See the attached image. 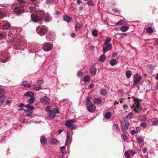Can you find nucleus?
<instances>
[{
  "label": "nucleus",
  "instance_id": "1",
  "mask_svg": "<svg viewBox=\"0 0 158 158\" xmlns=\"http://www.w3.org/2000/svg\"><path fill=\"white\" fill-rule=\"evenodd\" d=\"M134 104L131 108H133L134 111L136 113H139L141 111V109L139 107V102L137 99H134Z\"/></svg>",
  "mask_w": 158,
  "mask_h": 158
},
{
  "label": "nucleus",
  "instance_id": "2",
  "mask_svg": "<svg viewBox=\"0 0 158 158\" xmlns=\"http://www.w3.org/2000/svg\"><path fill=\"white\" fill-rule=\"evenodd\" d=\"M47 27L44 26H39L36 29L37 33L40 35H44L47 31Z\"/></svg>",
  "mask_w": 158,
  "mask_h": 158
},
{
  "label": "nucleus",
  "instance_id": "3",
  "mask_svg": "<svg viewBox=\"0 0 158 158\" xmlns=\"http://www.w3.org/2000/svg\"><path fill=\"white\" fill-rule=\"evenodd\" d=\"M86 105L87 106V109L90 112H92L95 110L96 106L93 105L91 102L88 98L86 99Z\"/></svg>",
  "mask_w": 158,
  "mask_h": 158
},
{
  "label": "nucleus",
  "instance_id": "4",
  "mask_svg": "<svg viewBox=\"0 0 158 158\" xmlns=\"http://www.w3.org/2000/svg\"><path fill=\"white\" fill-rule=\"evenodd\" d=\"M112 46L111 44H104L102 51L103 53H105L110 50Z\"/></svg>",
  "mask_w": 158,
  "mask_h": 158
},
{
  "label": "nucleus",
  "instance_id": "5",
  "mask_svg": "<svg viewBox=\"0 0 158 158\" xmlns=\"http://www.w3.org/2000/svg\"><path fill=\"white\" fill-rule=\"evenodd\" d=\"M53 47V46L51 44H46L44 45L43 47V50L46 52H48L51 50Z\"/></svg>",
  "mask_w": 158,
  "mask_h": 158
},
{
  "label": "nucleus",
  "instance_id": "6",
  "mask_svg": "<svg viewBox=\"0 0 158 158\" xmlns=\"http://www.w3.org/2000/svg\"><path fill=\"white\" fill-rule=\"evenodd\" d=\"M77 122V121L74 119H70L66 121L65 123V125L67 127H71L73 124Z\"/></svg>",
  "mask_w": 158,
  "mask_h": 158
},
{
  "label": "nucleus",
  "instance_id": "7",
  "mask_svg": "<svg viewBox=\"0 0 158 158\" xmlns=\"http://www.w3.org/2000/svg\"><path fill=\"white\" fill-rule=\"evenodd\" d=\"M50 100V99L47 96H44L40 98V101L41 102L47 105L49 104Z\"/></svg>",
  "mask_w": 158,
  "mask_h": 158
},
{
  "label": "nucleus",
  "instance_id": "8",
  "mask_svg": "<svg viewBox=\"0 0 158 158\" xmlns=\"http://www.w3.org/2000/svg\"><path fill=\"white\" fill-rule=\"evenodd\" d=\"M142 79L141 77L139 75L136 74L134 76V83L137 84Z\"/></svg>",
  "mask_w": 158,
  "mask_h": 158
},
{
  "label": "nucleus",
  "instance_id": "9",
  "mask_svg": "<svg viewBox=\"0 0 158 158\" xmlns=\"http://www.w3.org/2000/svg\"><path fill=\"white\" fill-rule=\"evenodd\" d=\"M121 124L123 129L124 131H126L128 126L129 124V122L127 121L124 120L122 121Z\"/></svg>",
  "mask_w": 158,
  "mask_h": 158
},
{
  "label": "nucleus",
  "instance_id": "10",
  "mask_svg": "<svg viewBox=\"0 0 158 158\" xmlns=\"http://www.w3.org/2000/svg\"><path fill=\"white\" fill-rule=\"evenodd\" d=\"M24 9L23 7L21 6L16 7L14 11L17 13L21 14L24 12Z\"/></svg>",
  "mask_w": 158,
  "mask_h": 158
},
{
  "label": "nucleus",
  "instance_id": "11",
  "mask_svg": "<svg viewBox=\"0 0 158 158\" xmlns=\"http://www.w3.org/2000/svg\"><path fill=\"white\" fill-rule=\"evenodd\" d=\"M8 57L5 54H4L0 55V61L2 62H5L8 61Z\"/></svg>",
  "mask_w": 158,
  "mask_h": 158
},
{
  "label": "nucleus",
  "instance_id": "12",
  "mask_svg": "<svg viewBox=\"0 0 158 158\" xmlns=\"http://www.w3.org/2000/svg\"><path fill=\"white\" fill-rule=\"evenodd\" d=\"M136 138L138 143L139 144H143L144 137L141 136H136Z\"/></svg>",
  "mask_w": 158,
  "mask_h": 158
},
{
  "label": "nucleus",
  "instance_id": "13",
  "mask_svg": "<svg viewBox=\"0 0 158 158\" xmlns=\"http://www.w3.org/2000/svg\"><path fill=\"white\" fill-rule=\"evenodd\" d=\"M40 142L41 144L43 145H45L47 144V139L44 136H42L40 137Z\"/></svg>",
  "mask_w": 158,
  "mask_h": 158
},
{
  "label": "nucleus",
  "instance_id": "14",
  "mask_svg": "<svg viewBox=\"0 0 158 158\" xmlns=\"http://www.w3.org/2000/svg\"><path fill=\"white\" fill-rule=\"evenodd\" d=\"M31 18L33 22L36 23L38 20V16L36 15L33 14L31 15Z\"/></svg>",
  "mask_w": 158,
  "mask_h": 158
},
{
  "label": "nucleus",
  "instance_id": "15",
  "mask_svg": "<svg viewBox=\"0 0 158 158\" xmlns=\"http://www.w3.org/2000/svg\"><path fill=\"white\" fill-rule=\"evenodd\" d=\"M48 116L50 119H54L56 116L55 113L53 112L52 110H50L48 113Z\"/></svg>",
  "mask_w": 158,
  "mask_h": 158
},
{
  "label": "nucleus",
  "instance_id": "16",
  "mask_svg": "<svg viewBox=\"0 0 158 158\" xmlns=\"http://www.w3.org/2000/svg\"><path fill=\"white\" fill-rule=\"evenodd\" d=\"M46 17L44 19V21L46 22H50L52 20V18L49 13H47L46 14Z\"/></svg>",
  "mask_w": 158,
  "mask_h": 158
},
{
  "label": "nucleus",
  "instance_id": "17",
  "mask_svg": "<svg viewBox=\"0 0 158 158\" xmlns=\"http://www.w3.org/2000/svg\"><path fill=\"white\" fill-rule=\"evenodd\" d=\"M21 85L23 86H25V87L30 88L31 87V84L30 83H28L26 81H23Z\"/></svg>",
  "mask_w": 158,
  "mask_h": 158
},
{
  "label": "nucleus",
  "instance_id": "18",
  "mask_svg": "<svg viewBox=\"0 0 158 158\" xmlns=\"http://www.w3.org/2000/svg\"><path fill=\"white\" fill-rule=\"evenodd\" d=\"M34 93L32 92L28 91L25 93L24 97H30L34 96Z\"/></svg>",
  "mask_w": 158,
  "mask_h": 158
},
{
  "label": "nucleus",
  "instance_id": "19",
  "mask_svg": "<svg viewBox=\"0 0 158 158\" xmlns=\"http://www.w3.org/2000/svg\"><path fill=\"white\" fill-rule=\"evenodd\" d=\"M26 107L28 109L27 110H26L27 111H33V110L34 109V106H31L29 104H27L26 105ZM25 111H26V110Z\"/></svg>",
  "mask_w": 158,
  "mask_h": 158
},
{
  "label": "nucleus",
  "instance_id": "20",
  "mask_svg": "<svg viewBox=\"0 0 158 158\" xmlns=\"http://www.w3.org/2000/svg\"><path fill=\"white\" fill-rule=\"evenodd\" d=\"M38 14L39 15V17H40L42 18H43L45 15L44 11L42 10L38 11Z\"/></svg>",
  "mask_w": 158,
  "mask_h": 158
},
{
  "label": "nucleus",
  "instance_id": "21",
  "mask_svg": "<svg viewBox=\"0 0 158 158\" xmlns=\"http://www.w3.org/2000/svg\"><path fill=\"white\" fill-rule=\"evenodd\" d=\"M32 88L36 90H39L42 89V87L41 86L37 85L34 84L32 85Z\"/></svg>",
  "mask_w": 158,
  "mask_h": 158
},
{
  "label": "nucleus",
  "instance_id": "22",
  "mask_svg": "<svg viewBox=\"0 0 158 158\" xmlns=\"http://www.w3.org/2000/svg\"><path fill=\"white\" fill-rule=\"evenodd\" d=\"M89 70L90 74L92 76H93L95 75L96 73V69L94 67H91Z\"/></svg>",
  "mask_w": 158,
  "mask_h": 158
},
{
  "label": "nucleus",
  "instance_id": "23",
  "mask_svg": "<svg viewBox=\"0 0 158 158\" xmlns=\"http://www.w3.org/2000/svg\"><path fill=\"white\" fill-rule=\"evenodd\" d=\"M93 102L95 104L98 105L101 103L102 101L100 98H96L93 100Z\"/></svg>",
  "mask_w": 158,
  "mask_h": 158
},
{
  "label": "nucleus",
  "instance_id": "24",
  "mask_svg": "<svg viewBox=\"0 0 158 158\" xmlns=\"http://www.w3.org/2000/svg\"><path fill=\"white\" fill-rule=\"evenodd\" d=\"M110 63L111 66H114L117 64V60L115 59H112L110 60Z\"/></svg>",
  "mask_w": 158,
  "mask_h": 158
},
{
  "label": "nucleus",
  "instance_id": "25",
  "mask_svg": "<svg viewBox=\"0 0 158 158\" xmlns=\"http://www.w3.org/2000/svg\"><path fill=\"white\" fill-rule=\"evenodd\" d=\"M66 138L67 139L65 143V145H66L69 144L70 141V135L68 132H67Z\"/></svg>",
  "mask_w": 158,
  "mask_h": 158
},
{
  "label": "nucleus",
  "instance_id": "26",
  "mask_svg": "<svg viewBox=\"0 0 158 158\" xmlns=\"http://www.w3.org/2000/svg\"><path fill=\"white\" fill-rule=\"evenodd\" d=\"M64 20L67 22H69L71 20V18L67 15H64L63 16Z\"/></svg>",
  "mask_w": 158,
  "mask_h": 158
},
{
  "label": "nucleus",
  "instance_id": "27",
  "mask_svg": "<svg viewBox=\"0 0 158 158\" xmlns=\"http://www.w3.org/2000/svg\"><path fill=\"white\" fill-rule=\"evenodd\" d=\"M129 28V27L126 26H123L121 27L120 30L123 32H126L128 30Z\"/></svg>",
  "mask_w": 158,
  "mask_h": 158
},
{
  "label": "nucleus",
  "instance_id": "28",
  "mask_svg": "<svg viewBox=\"0 0 158 158\" xmlns=\"http://www.w3.org/2000/svg\"><path fill=\"white\" fill-rule=\"evenodd\" d=\"M122 136L124 141H126L127 142H129V138L125 134H122Z\"/></svg>",
  "mask_w": 158,
  "mask_h": 158
},
{
  "label": "nucleus",
  "instance_id": "29",
  "mask_svg": "<svg viewBox=\"0 0 158 158\" xmlns=\"http://www.w3.org/2000/svg\"><path fill=\"white\" fill-rule=\"evenodd\" d=\"M111 116V112H106L104 115V118L107 119H109L110 118Z\"/></svg>",
  "mask_w": 158,
  "mask_h": 158
},
{
  "label": "nucleus",
  "instance_id": "30",
  "mask_svg": "<svg viewBox=\"0 0 158 158\" xmlns=\"http://www.w3.org/2000/svg\"><path fill=\"white\" fill-rule=\"evenodd\" d=\"M5 97V96L4 95L0 96V106L2 105L3 104Z\"/></svg>",
  "mask_w": 158,
  "mask_h": 158
},
{
  "label": "nucleus",
  "instance_id": "31",
  "mask_svg": "<svg viewBox=\"0 0 158 158\" xmlns=\"http://www.w3.org/2000/svg\"><path fill=\"white\" fill-rule=\"evenodd\" d=\"M106 56L103 55H102L100 56L99 60L101 62H103L106 60Z\"/></svg>",
  "mask_w": 158,
  "mask_h": 158
},
{
  "label": "nucleus",
  "instance_id": "32",
  "mask_svg": "<svg viewBox=\"0 0 158 158\" xmlns=\"http://www.w3.org/2000/svg\"><path fill=\"white\" fill-rule=\"evenodd\" d=\"M82 26L81 24L78 23H77L75 26V30L77 31L78 29L81 28Z\"/></svg>",
  "mask_w": 158,
  "mask_h": 158
},
{
  "label": "nucleus",
  "instance_id": "33",
  "mask_svg": "<svg viewBox=\"0 0 158 158\" xmlns=\"http://www.w3.org/2000/svg\"><path fill=\"white\" fill-rule=\"evenodd\" d=\"M35 100V98L34 96H32L28 100V103L30 104H32L34 103Z\"/></svg>",
  "mask_w": 158,
  "mask_h": 158
},
{
  "label": "nucleus",
  "instance_id": "34",
  "mask_svg": "<svg viewBox=\"0 0 158 158\" xmlns=\"http://www.w3.org/2000/svg\"><path fill=\"white\" fill-rule=\"evenodd\" d=\"M100 93L101 95L104 96L107 94V92L106 89H102L100 91Z\"/></svg>",
  "mask_w": 158,
  "mask_h": 158
},
{
  "label": "nucleus",
  "instance_id": "35",
  "mask_svg": "<svg viewBox=\"0 0 158 158\" xmlns=\"http://www.w3.org/2000/svg\"><path fill=\"white\" fill-rule=\"evenodd\" d=\"M127 23V22L123 20H120L118 22L116 23V25H121V24H125Z\"/></svg>",
  "mask_w": 158,
  "mask_h": 158
},
{
  "label": "nucleus",
  "instance_id": "36",
  "mask_svg": "<svg viewBox=\"0 0 158 158\" xmlns=\"http://www.w3.org/2000/svg\"><path fill=\"white\" fill-rule=\"evenodd\" d=\"M4 27L6 29H8L10 28V25L9 23L6 22L4 23Z\"/></svg>",
  "mask_w": 158,
  "mask_h": 158
},
{
  "label": "nucleus",
  "instance_id": "37",
  "mask_svg": "<svg viewBox=\"0 0 158 158\" xmlns=\"http://www.w3.org/2000/svg\"><path fill=\"white\" fill-rule=\"evenodd\" d=\"M90 79V77L89 76H85L83 78V80L85 83L88 82Z\"/></svg>",
  "mask_w": 158,
  "mask_h": 158
},
{
  "label": "nucleus",
  "instance_id": "38",
  "mask_svg": "<svg viewBox=\"0 0 158 158\" xmlns=\"http://www.w3.org/2000/svg\"><path fill=\"white\" fill-rule=\"evenodd\" d=\"M126 74L127 77L129 78L131 77L132 75L131 72L130 71H127L126 72Z\"/></svg>",
  "mask_w": 158,
  "mask_h": 158
},
{
  "label": "nucleus",
  "instance_id": "39",
  "mask_svg": "<svg viewBox=\"0 0 158 158\" xmlns=\"http://www.w3.org/2000/svg\"><path fill=\"white\" fill-rule=\"evenodd\" d=\"M146 31L149 34H152L153 32V30L152 28L151 27H149L146 29Z\"/></svg>",
  "mask_w": 158,
  "mask_h": 158
},
{
  "label": "nucleus",
  "instance_id": "40",
  "mask_svg": "<svg viewBox=\"0 0 158 158\" xmlns=\"http://www.w3.org/2000/svg\"><path fill=\"white\" fill-rule=\"evenodd\" d=\"M98 31L96 29H94L92 31V35L94 37L98 36Z\"/></svg>",
  "mask_w": 158,
  "mask_h": 158
},
{
  "label": "nucleus",
  "instance_id": "41",
  "mask_svg": "<svg viewBox=\"0 0 158 158\" xmlns=\"http://www.w3.org/2000/svg\"><path fill=\"white\" fill-rule=\"evenodd\" d=\"M111 38L110 37H109L106 39L105 40L104 44H110L109 42L111 41Z\"/></svg>",
  "mask_w": 158,
  "mask_h": 158
},
{
  "label": "nucleus",
  "instance_id": "42",
  "mask_svg": "<svg viewBox=\"0 0 158 158\" xmlns=\"http://www.w3.org/2000/svg\"><path fill=\"white\" fill-rule=\"evenodd\" d=\"M61 152L63 153H64L65 151V146H63L60 148Z\"/></svg>",
  "mask_w": 158,
  "mask_h": 158
},
{
  "label": "nucleus",
  "instance_id": "43",
  "mask_svg": "<svg viewBox=\"0 0 158 158\" xmlns=\"http://www.w3.org/2000/svg\"><path fill=\"white\" fill-rule=\"evenodd\" d=\"M88 5L91 6H93L94 5L93 2L92 0H89L87 2Z\"/></svg>",
  "mask_w": 158,
  "mask_h": 158
},
{
  "label": "nucleus",
  "instance_id": "44",
  "mask_svg": "<svg viewBox=\"0 0 158 158\" xmlns=\"http://www.w3.org/2000/svg\"><path fill=\"white\" fill-rule=\"evenodd\" d=\"M153 124L154 125H158V120L157 119H154L152 121Z\"/></svg>",
  "mask_w": 158,
  "mask_h": 158
},
{
  "label": "nucleus",
  "instance_id": "45",
  "mask_svg": "<svg viewBox=\"0 0 158 158\" xmlns=\"http://www.w3.org/2000/svg\"><path fill=\"white\" fill-rule=\"evenodd\" d=\"M139 118L141 120L144 121H145L147 119V118L146 116L143 115L140 116Z\"/></svg>",
  "mask_w": 158,
  "mask_h": 158
},
{
  "label": "nucleus",
  "instance_id": "46",
  "mask_svg": "<svg viewBox=\"0 0 158 158\" xmlns=\"http://www.w3.org/2000/svg\"><path fill=\"white\" fill-rule=\"evenodd\" d=\"M5 16V12L0 10V18H3Z\"/></svg>",
  "mask_w": 158,
  "mask_h": 158
},
{
  "label": "nucleus",
  "instance_id": "47",
  "mask_svg": "<svg viewBox=\"0 0 158 158\" xmlns=\"http://www.w3.org/2000/svg\"><path fill=\"white\" fill-rule=\"evenodd\" d=\"M28 112H27V114L26 115V116L27 117L30 116L32 115L33 114V111H28Z\"/></svg>",
  "mask_w": 158,
  "mask_h": 158
},
{
  "label": "nucleus",
  "instance_id": "48",
  "mask_svg": "<svg viewBox=\"0 0 158 158\" xmlns=\"http://www.w3.org/2000/svg\"><path fill=\"white\" fill-rule=\"evenodd\" d=\"M133 114L132 112H130L129 114L127 116V118H131Z\"/></svg>",
  "mask_w": 158,
  "mask_h": 158
},
{
  "label": "nucleus",
  "instance_id": "49",
  "mask_svg": "<svg viewBox=\"0 0 158 158\" xmlns=\"http://www.w3.org/2000/svg\"><path fill=\"white\" fill-rule=\"evenodd\" d=\"M36 45H34L32 49L35 50V51L33 52H36L39 51V49L38 48H36Z\"/></svg>",
  "mask_w": 158,
  "mask_h": 158
},
{
  "label": "nucleus",
  "instance_id": "50",
  "mask_svg": "<svg viewBox=\"0 0 158 158\" xmlns=\"http://www.w3.org/2000/svg\"><path fill=\"white\" fill-rule=\"evenodd\" d=\"M83 74V73L80 71H78L77 72V76L78 77H81Z\"/></svg>",
  "mask_w": 158,
  "mask_h": 158
},
{
  "label": "nucleus",
  "instance_id": "51",
  "mask_svg": "<svg viewBox=\"0 0 158 158\" xmlns=\"http://www.w3.org/2000/svg\"><path fill=\"white\" fill-rule=\"evenodd\" d=\"M113 10L116 13V15H118L120 13L119 10L115 8L113 9Z\"/></svg>",
  "mask_w": 158,
  "mask_h": 158
},
{
  "label": "nucleus",
  "instance_id": "52",
  "mask_svg": "<svg viewBox=\"0 0 158 158\" xmlns=\"http://www.w3.org/2000/svg\"><path fill=\"white\" fill-rule=\"evenodd\" d=\"M52 111H53V112H54L55 113V114H57V113H59L58 109L56 108H53V109L52 110Z\"/></svg>",
  "mask_w": 158,
  "mask_h": 158
},
{
  "label": "nucleus",
  "instance_id": "53",
  "mask_svg": "<svg viewBox=\"0 0 158 158\" xmlns=\"http://www.w3.org/2000/svg\"><path fill=\"white\" fill-rule=\"evenodd\" d=\"M124 155L126 156V158H129L130 155L128 152H125L124 153Z\"/></svg>",
  "mask_w": 158,
  "mask_h": 158
},
{
  "label": "nucleus",
  "instance_id": "54",
  "mask_svg": "<svg viewBox=\"0 0 158 158\" xmlns=\"http://www.w3.org/2000/svg\"><path fill=\"white\" fill-rule=\"evenodd\" d=\"M137 132V129H134L131 130V132L132 135H133L135 134Z\"/></svg>",
  "mask_w": 158,
  "mask_h": 158
},
{
  "label": "nucleus",
  "instance_id": "55",
  "mask_svg": "<svg viewBox=\"0 0 158 158\" xmlns=\"http://www.w3.org/2000/svg\"><path fill=\"white\" fill-rule=\"evenodd\" d=\"M37 83L39 85H41L43 83V80L41 79L38 80Z\"/></svg>",
  "mask_w": 158,
  "mask_h": 158
},
{
  "label": "nucleus",
  "instance_id": "56",
  "mask_svg": "<svg viewBox=\"0 0 158 158\" xmlns=\"http://www.w3.org/2000/svg\"><path fill=\"white\" fill-rule=\"evenodd\" d=\"M113 127L114 129H117L118 130H119V127L118 125L114 124L113 125Z\"/></svg>",
  "mask_w": 158,
  "mask_h": 158
},
{
  "label": "nucleus",
  "instance_id": "57",
  "mask_svg": "<svg viewBox=\"0 0 158 158\" xmlns=\"http://www.w3.org/2000/svg\"><path fill=\"white\" fill-rule=\"evenodd\" d=\"M140 126L143 127V128H145L146 127V124L144 122H142L140 124Z\"/></svg>",
  "mask_w": 158,
  "mask_h": 158
},
{
  "label": "nucleus",
  "instance_id": "58",
  "mask_svg": "<svg viewBox=\"0 0 158 158\" xmlns=\"http://www.w3.org/2000/svg\"><path fill=\"white\" fill-rule=\"evenodd\" d=\"M121 35V37L122 38H124L125 37L127 36V34L125 33H122L120 34Z\"/></svg>",
  "mask_w": 158,
  "mask_h": 158
},
{
  "label": "nucleus",
  "instance_id": "59",
  "mask_svg": "<svg viewBox=\"0 0 158 158\" xmlns=\"http://www.w3.org/2000/svg\"><path fill=\"white\" fill-rule=\"evenodd\" d=\"M128 106L127 104H124L123 106V109L125 110H127L128 108Z\"/></svg>",
  "mask_w": 158,
  "mask_h": 158
},
{
  "label": "nucleus",
  "instance_id": "60",
  "mask_svg": "<svg viewBox=\"0 0 158 158\" xmlns=\"http://www.w3.org/2000/svg\"><path fill=\"white\" fill-rule=\"evenodd\" d=\"M53 1V0H46V3L47 4H50L52 3Z\"/></svg>",
  "mask_w": 158,
  "mask_h": 158
},
{
  "label": "nucleus",
  "instance_id": "61",
  "mask_svg": "<svg viewBox=\"0 0 158 158\" xmlns=\"http://www.w3.org/2000/svg\"><path fill=\"white\" fill-rule=\"evenodd\" d=\"M130 153L131 155H133L135 153V151L134 150L130 151Z\"/></svg>",
  "mask_w": 158,
  "mask_h": 158
},
{
  "label": "nucleus",
  "instance_id": "62",
  "mask_svg": "<svg viewBox=\"0 0 158 158\" xmlns=\"http://www.w3.org/2000/svg\"><path fill=\"white\" fill-rule=\"evenodd\" d=\"M29 9L31 11H34L36 10V8L34 6H32L30 7Z\"/></svg>",
  "mask_w": 158,
  "mask_h": 158
},
{
  "label": "nucleus",
  "instance_id": "63",
  "mask_svg": "<svg viewBox=\"0 0 158 158\" xmlns=\"http://www.w3.org/2000/svg\"><path fill=\"white\" fill-rule=\"evenodd\" d=\"M50 107L49 106H47L46 107V110L48 112V113L51 110H50Z\"/></svg>",
  "mask_w": 158,
  "mask_h": 158
},
{
  "label": "nucleus",
  "instance_id": "64",
  "mask_svg": "<svg viewBox=\"0 0 158 158\" xmlns=\"http://www.w3.org/2000/svg\"><path fill=\"white\" fill-rule=\"evenodd\" d=\"M17 1L19 3H25V0H17Z\"/></svg>",
  "mask_w": 158,
  "mask_h": 158
}]
</instances>
